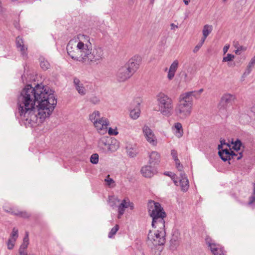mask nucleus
<instances>
[{
	"label": "nucleus",
	"mask_w": 255,
	"mask_h": 255,
	"mask_svg": "<svg viewBox=\"0 0 255 255\" xmlns=\"http://www.w3.org/2000/svg\"><path fill=\"white\" fill-rule=\"evenodd\" d=\"M28 234L26 232L25 235L23 239V243L20 246L19 251H24L27 248L29 244Z\"/></svg>",
	"instance_id": "obj_26"
},
{
	"label": "nucleus",
	"mask_w": 255,
	"mask_h": 255,
	"mask_svg": "<svg viewBox=\"0 0 255 255\" xmlns=\"http://www.w3.org/2000/svg\"><path fill=\"white\" fill-rule=\"evenodd\" d=\"M94 125L99 132L104 133L107 131L109 121L105 118H101L97 121H95Z\"/></svg>",
	"instance_id": "obj_12"
},
{
	"label": "nucleus",
	"mask_w": 255,
	"mask_h": 255,
	"mask_svg": "<svg viewBox=\"0 0 255 255\" xmlns=\"http://www.w3.org/2000/svg\"><path fill=\"white\" fill-rule=\"evenodd\" d=\"M19 255H28L26 253L24 252V251H19Z\"/></svg>",
	"instance_id": "obj_56"
},
{
	"label": "nucleus",
	"mask_w": 255,
	"mask_h": 255,
	"mask_svg": "<svg viewBox=\"0 0 255 255\" xmlns=\"http://www.w3.org/2000/svg\"><path fill=\"white\" fill-rule=\"evenodd\" d=\"M179 103L175 108L176 116L181 119H185L189 116L192 109V101L189 100V96L181 95L179 97Z\"/></svg>",
	"instance_id": "obj_6"
},
{
	"label": "nucleus",
	"mask_w": 255,
	"mask_h": 255,
	"mask_svg": "<svg viewBox=\"0 0 255 255\" xmlns=\"http://www.w3.org/2000/svg\"><path fill=\"white\" fill-rule=\"evenodd\" d=\"M15 241H14L13 240H12L11 239H9L7 243V248L9 250H11L13 249L14 245V242Z\"/></svg>",
	"instance_id": "obj_42"
},
{
	"label": "nucleus",
	"mask_w": 255,
	"mask_h": 255,
	"mask_svg": "<svg viewBox=\"0 0 255 255\" xmlns=\"http://www.w3.org/2000/svg\"><path fill=\"white\" fill-rule=\"evenodd\" d=\"M14 210H12L11 209H9V210H5L6 212L10 213L11 214V212L13 211Z\"/></svg>",
	"instance_id": "obj_60"
},
{
	"label": "nucleus",
	"mask_w": 255,
	"mask_h": 255,
	"mask_svg": "<svg viewBox=\"0 0 255 255\" xmlns=\"http://www.w3.org/2000/svg\"><path fill=\"white\" fill-rule=\"evenodd\" d=\"M85 51L84 57L82 62L86 64H98L104 58V51L103 48L99 46H95L92 48V44Z\"/></svg>",
	"instance_id": "obj_4"
},
{
	"label": "nucleus",
	"mask_w": 255,
	"mask_h": 255,
	"mask_svg": "<svg viewBox=\"0 0 255 255\" xmlns=\"http://www.w3.org/2000/svg\"><path fill=\"white\" fill-rule=\"evenodd\" d=\"M101 118L100 113L98 111H94L92 114L89 116L90 120L94 123L95 121H97Z\"/></svg>",
	"instance_id": "obj_29"
},
{
	"label": "nucleus",
	"mask_w": 255,
	"mask_h": 255,
	"mask_svg": "<svg viewBox=\"0 0 255 255\" xmlns=\"http://www.w3.org/2000/svg\"><path fill=\"white\" fill-rule=\"evenodd\" d=\"M141 62V58L138 56H134L130 59L125 65L127 69L133 75L139 68Z\"/></svg>",
	"instance_id": "obj_10"
},
{
	"label": "nucleus",
	"mask_w": 255,
	"mask_h": 255,
	"mask_svg": "<svg viewBox=\"0 0 255 255\" xmlns=\"http://www.w3.org/2000/svg\"><path fill=\"white\" fill-rule=\"evenodd\" d=\"M128 155L130 157H134L138 153V150L135 144L128 143L126 147Z\"/></svg>",
	"instance_id": "obj_19"
},
{
	"label": "nucleus",
	"mask_w": 255,
	"mask_h": 255,
	"mask_svg": "<svg viewBox=\"0 0 255 255\" xmlns=\"http://www.w3.org/2000/svg\"><path fill=\"white\" fill-rule=\"evenodd\" d=\"M54 92L39 85H26L17 98L16 115L26 127L35 126L49 117L56 104Z\"/></svg>",
	"instance_id": "obj_1"
},
{
	"label": "nucleus",
	"mask_w": 255,
	"mask_h": 255,
	"mask_svg": "<svg viewBox=\"0 0 255 255\" xmlns=\"http://www.w3.org/2000/svg\"><path fill=\"white\" fill-rule=\"evenodd\" d=\"M164 175H166L167 176H168L170 177H171V176L173 175V173L171 172H164Z\"/></svg>",
	"instance_id": "obj_54"
},
{
	"label": "nucleus",
	"mask_w": 255,
	"mask_h": 255,
	"mask_svg": "<svg viewBox=\"0 0 255 255\" xmlns=\"http://www.w3.org/2000/svg\"><path fill=\"white\" fill-rule=\"evenodd\" d=\"M206 244L207 245L208 247L209 248L212 247V246H215V241L213 240L212 238H211L209 236H207L205 239Z\"/></svg>",
	"instance_id": "obj_34"
},
{
	"label": "nucleus",
	"mask_w": 255,
	"mask_h": 255,
	"mask_svg": "<svg viewBox=\"0 0 255 255\" xmlns=\"http://www.w3.org/2000/svg\"><path fill=\"white\" fill-rule=\"evenodd\" d=\"M105 181L107 183V184L110 186L112 184L115 183L114 180L110 177V175H108L106 178L105 179Z\"/></svg>",
	"instance_id": "obj_43"
},
{
	"label": "nucleus",
	"mask_w": 255,
	"mask_h": 255,
	"mask_svg": "<svg viewBox=\"0 0 255 255\" xmlns=\"http://www.w3.org/2000/svg\"><path fill=\"white\" fill-rule=\"evenodd\" d=\"M73 83L76 90L81 95L86 94V90L83 86V84L80 82L79 79L74 78Z\"/></svg>",
	"instance_id": "obj_20"
},
{
	"label": "nucleus",
	"mask_w": 255,
	"mask_h": 255,
	"mask_svg": "<svg viewBox=\"0 0 255 255\" xmlns=\"http://www.w3.org/2000/svg\"><path fill=\"white\" fill-rule=\"evenodd\" d=\"M202 47L201 45H200L199 43L194 47L193 52L195 53L197 52L200 48Z\"/></svg>",
	"instance_id": "obj_49"
},
{
	"label": "nucleus",
	"mask_w": 255,
	"mask_h": 255,
	"mask_svg": "<svg viewBox=\"0 0 255 255\" xmlns=\"http://www.w3.org/2000/svg\"><path fill=\"white\" fill-rule=\"evenodd\" d=\"M127 208L129 207L131 210L134 208V204L132 202H130L128 199H126Z\"/></svg>",
	"instance_id": "obj_46"
},
{
	"label": "nucleus",
	"mask_w": 255,
	"mask_h": 255,
	"mask_svg": "<svg viewBox=\"0 0 255 255\" xmlns=\"http://www.w3.org/2000/svg\"><path fill=\"white\" fill-rule=\"evenodd\" d=\"M171 154L175 161L179 160V159L177 156V152L175 150L172 149L171 151Z\"/></svg>",
	"instance_id": "obj_45"
},
{
	"label": "nucleus",
	"mask_w": 255,
	"mask_h": 255,
	"mask_svg": "<svg viewBox=\"0 0 255 255\" xmlns=\"http://www.w3.org/2000/svg\"><path fill=\"white\" fill-rule=\"evenodd\" d=\"M170 26H171V29H174L175 28H178V26L175 25L174 23H171L170 24Z\"/></svg>",
	"instance_id": "obj_55"
},
{
	"label": "nucleus",
	"mask_w": 255,
	"mask_h": 255,
	"mask_svg": "<svg viewBox=\"0 0 255 255\" xmlns=\"http://www.w3.org/2000/svg\"><path fill=\"white\" fill-rule=\"evenodd\" d=\"M234 145L233 146V148L236 150L237 151H238L240 150L241 146H242V142L241 140L239 139H237L235 141L234 143H233Z\"/></svg>",
	"instance_id": "obj_35"
},
{
	"label": "nucleus",
	"mask_w": 255,
	"mask_h": 255,
	"mask_svg": "<svg viewBox=\"0 0 255 255\" xmlns=\"http://www.w3.org/2000/svg\"><path fill=\"white\" fill-rule=\"evenodd\" d=\"M179 176L178 185H180L182 191L186 192L188 190L189 187L188 179L184 172L180 173Z\"/></svg>",
	"instance_id": "obj_15"
},
{
	"label": "nucleus",
	"mask_w": 255,
	"mask_h": 255,
	"mask_svg": "<svg viewBox=\"0 0 255 255\" xmlns=\"http://www.w3.org/2000/svg\"><path fill=\"white\" fill-rule=\"evenodd\" d=\"M18 236V230L16 228H13L9 239L16 241Z\"/></svg>",
	"instance_id": "obj_38"
},
{
	"label": "nucleus",
	"mask_w": 255,
	"mask_h": 255,
	"mask_svg": "<svg viewBox=\"0 0 255 255\" xmlns=\"http://www.w3.org/2000/svg\"><path fill=\"white\" fill-rule=\"evenodd\" d=\"M142 130L147 141L153 145H156L157 140L152 130L148 127L144 126Z\"/></svg>",
	"instance_id": "obj_13"
},
{
	"label": "nucleus",
	"mask_w": 255,
	"mask_h": 255,
	"mask_svg": "<svg viewBox=\"0 0 255 255\" xmlns=\"http://www.w3.org/2000/svg\"><path fill=\"white\" fill-rule=\"evenodd\" d=\"M40 66L43 70H46L50 67L49 63L44 58L40 57L39 58Z\"/></svg>",
	"instance_id": "obj_28"
},
{
	"label": "nucleus",
	"mask_w": 255,
	"mask_h": 255,
	"mask_svg": "<svg viewBox=\"0 0 255 255\" xmlns=\"http://www.w3.org/2000/svg\"><path fill=\"white\" fill-rule=\"evenodd\" d=\"M127 208L126 204V199H124L122 203L118 206V218H120L121 216H122L125 212V209Z\"/></svg>",
	"instance_id": "obj_25"
},
{
	"label": "nucleus",
	"mask_w": 255,
	"mask_h": 255,
	"mask_svg": "<svg viewBox=\"0 0 255 255\" xmlns=\"http://www.w3.org/2000/svg\"><path fill=\"white\" fill-rule=\"evenodd\" d=\"M15 42L16 47L18 49H19V50L20 51L22 56L24 58H27V47L24 44L23 40L19 36H18L16 38Z\"/></svg>",
	"instance_id": "obj_14"
},
{
	"label": "nucleus",
	"mask_w": 255,
	"mask_h": 255,
	"mask_svg": "<svg viewBox=\"0 0 255 255\" xmlns=\"http://www.w3.org/2000/svg\"><path fill=\"white\" fill-rule=\"evenodd\" d=\"M236 97L234 95L227 93L222 97L221 101L219 105L220 110H224L231 107L235 102Z\"/></svg>",
	"instance_id": "obj_9"
},
{
	"label": "nucleus",
	"mask_w": 255,
	"mask_h": 255,
	"mask_svg": "<svg viewBox=\"0 0 255 255\" xmlns=\"http://www.w3.org/2000/svg\"><path fill=\"white\" fill-rule=\"evenodd\" d=\"M111 138L109 137H102L98 141V146L99 148L103 152H108V148L110 144Z\"/></svg>",
	"instance_id": "obj_16"
},
{
	"label": "nucleus",
	"mask_w": 255,
	"mask_h": 255,
	"mask_svg": "<svg viewBox=\"0 0 255 255\" xmlns=\"http://www.w3.org/2000/svg\"><path fill=\"white\" fill-rule=\"evenodd\" d=\"M148 213L152 219V227L155 229L165 230V221L166 214L158 202L150 200L148 203Z\"/></svg>",
	"instance_id": "obj_3"
},
{
	"label": "nucleus",
	"mask_w": 255,
	"mask_h": 255,
	"mask_svg": "<svg viewBox=\"0 0 255 255\" xmlns=\"http://www.w3.org/2000/svg\"><path fill=\"white\" fill-rule=\"evenodd\" d=\"M132 76V74L125 65L120 68L117 73V80L119 82L126 81Z\"/></svg>",
	"instance_id": "obj_11"
},
{
	"label": "nucleus",
	"mask_w": 255,
	"mask_h": 255,
	"mask_svg": "<svg viewBox=\"0 0 255 255\" xmlns=\"http://www.w3.org/2000/svg\"><path fill=\"white\" fill-rule=\"evenodd\" d=\"M255 202V184H254V191L253 195L250 197L249 204L251 205Z\"/></svg>",
	"instance_id": "obj_41"
},
{
	"label": "nucleus",
	"mask_w": 255,
	"mask_h": 255,
	"mask_svg": "<svg viewBox=\"0 0 255 255\" xmlns=\"http://www.w3.org/2000/svg\"><path fill=\"white\" fill-rule=\"evenodd\" d=\"M171 178L175 185L176 186H178V181H177V177L176 175L174 173L173 175L171 176Z\"/></svg>",
	"instance_id": "obj_47"
},
{
	"label": "nucleus",
	"mask_w": 255,
	"mask_h": 255,
	"mask_svg": "<svg viewBox=\"0 0 255 255\" xmlns=\"http://www.w3.org/2000/svg\"><path fill=\"white\" fill-rule=\"evenodd\" d=\"M23 77H24V76H23V75H22V76H21V78H22V80L23 81Z\"/></svg>",
	"instance_id": "obj_63"
},
{
	"label": "nucleus",
	"mask_w": 255,
	"mask_h": 255,
	"mask_svg": "<svg viewBox=\"0 0 255 255\" xmlns=\"http://www.w3.org/2000/svg\"><path fill=\"white\" fill-rule=\"evenodd\" d=\"M239 52V49L236 50V53L237 54Z\"/></svg>",
	"instance_id": "obj_62"
},
{
	"label": "nucleus",
	"mask_w": 255,
	"mask_h": 255,
	"mask_svg": "<svg viewBox=\"0 0 255 255\" xmlns=\"http://www.w3.org/2000/svg\"><path fill=\"white\" fill-rule=\"evenodd\" d=\"M175 164H176V167L178 169V170L180 172V173L184 172L182 171L183 166L182 164H181L179 160H177L176 161H175Z\"/></svg>",
	"instance_id": "obj_44"
},
{
	"label": "nucleus",
	"mask_w": 255,
	"mask_h": 255,
	"mask_svg": "<svg viewBox=\"0 0 255 255\" xmlns=\"http://www.w3.org/2000/svg\"><path fill=\"white\" fill-rule=\"evenodd\" d=\"M218 154L220 158L224 161H230L232 159H237V160L241 159L243 157V153L242 152H239V154H236L234 151H232L231 148L224 149L220 150Z\"/></svg>",
	"instance_id": "obj_8"
},
{
	"label": "nucleus",
	"mask_w": 255,
	"mask_h": 255,
	"mask_svg": "<svg viewBox=\"0 0 255 255\" xmlns=\"http://www.w3.org/2000/svg\"><path fill=\"white\" fill-rule=\"evenodd\" d=\"M203 91V89H200L199 91H197V94H198V96H200L201 93Z\"/></svg>",
	"instance_id": "obj_57"
},
{
	"label": "nucleus",
	"mask_w": 255,
	"mask_h": 255,
	"mask_svg": "<svg viewBox=\"0 0 255 255\" xmlns=\"http://www.w3.org/2000/svg\"><path fill=\"white\" fill-rule=\"evenodd\" d=\"M158 111L164 116L169 117L173 113L174 103L173 100L165 93L160 92L156 96Z\"/></svg>",
	"instance_id": "obj_5"
},
{
	"label": "nucleus",
	"mask_w": 255,
	"mask_h": 255,
	"mask_svg": "<svg viewBox=\"0 0 255 255\" xmlns=\"http://www.w3.org/2000/svg\"><path fill=\"white\" fill-rule=\"evenodd\" d=\"M222 147H223V145H222L221 144L218 145V148L219 150V151L222 150V149H221L222 148Z\"/></svg>",
	"instance_id": "obj_59"
},
{
	"label": "nucleus",
	"mask_w": 255,
	"mask_h": 255,
	"mask_svg": "<svg viewBox=\"0 0 255 255\" xmlns=\"http://www.w3.org/2000/svg\"><path fill=\"white\" fill-rule=\"evenodd\" d=\"M179 62L177 60H174L170 66L169 70L168 73V78L171 80L173 78L175 73L178 68Z\"/></svg>",
	"instance_id": "obj_21"
},
{
	"label": "nucleus",
	"mask_w": 255,
	"mask_h": 255,
	"mask_svg": "<svg viewBox=\"0 0 255 255\" xmlns=\"http://www.w3.org/2000/svg\"><path fill=\"white\" fill-rule=\"evenodd\" d=\"M220 143H221V144L222 145H227L228 146L230 147V145H229V144L227 143L226 142V141H225V140L224 139H221V140H220Z\"/></svg>",
	"instance_id": "obj_51"
},
{
	"label": "nucleus",
	"mask_w": 255,
	"mask_h": 255,
	"mask_svg": "<svg viewBox=\"0 0 255 255\" xmlns=\"http://www.w3.org/2000/svg\"><path fill=\"white\" fill-rule=\"evenodd\" d=\"M119 227L118 225H116L114 226L109 232L108 235V237L109 238H112L117 233V231L119 230Z\"/></svg>",
	"instance_id": "obj_36"
},
{
	"label": "nucleus",
	"mask_w": 255,
	"mask_h": 255,
	"mask_svg": "<svg viewBox=\"0 0 255 255\" xmlns=\"http://www.w3.org/2000/svg\"><path fill=\"white\" fill-rule=\"evenodd\" d=\"M78 40L71 39L67 45V52L71 58L75 60L81 62L86 48L90 46V38L84 34L78 35Z\"/></svg>",
	"instance_id": "obj_2"
},
{
	"label": "nucleus",
	"mask_w": 255,
	"mask_h": 255,
	"mask_svg": "<svg viewBox=\"0 0 255 255\" xmlns=\"http://www.w3.org/2000/svg\"><path fill=\"white\" fill-rule=\"evenodd\" d=\"M184 3L186 5H188L190 1V0H183Z\"/></svg>",
	"instance_id": "obj_58"
},
{
	"label": "nucleus",
	"mask_w": 255,
	"mask_h": 255,
	"mask_svg": "<svg viewBox=\"0 0 255 255\" xmlns=\"http://www.w3.org/2000/svg\"><path fill=\"white\" fill-rule=\"evenodd\" d=\"M148 163L150 165H155L160 161V155L157 151H152L149 155Z\"/></svg>",
	"instance_id": "obj_17"
},
{
	"label": "nucleus",
	"mask_w": 255,
	"mask_h": 255,
	"mask_svg": "<svg viewBox=\"0 0 255 255\" xmlns=\"http://www.w3.org/2000/svg\"><path fill=\"white\" fill-rule=\"evenodd\" d=\"M154 169L152 165H146L142 167L141 173L143 176L147 178L152 177L154 174Z\"/></svg>",
	"instance_id": "obj_18"
},
{
	"label": "nucleus",
	"mask_w": 255,
	"mask_h": 255,
	"mask_svg": "<svg viewBox=\"0 0 255 255\" xmlns=\"http://www.w3.org/2000/svg\"><path fill=\"white\" fill-rule=\"evenodd\" d=\"M119 147V143L116 139H111L108 146V152H113L116 151Z\"/></svg>",
	"instance_id": "obj_23"
},
{
	"label": "nucleus",
	"mask_w": 255,
	"mask_h": 255,
	"mask_svg": "<svg viewBox=\"0 0 255 255\" xmlns=\"http://www.w3.org/2000/svg\"><path fill=\"white\" fill-rule=\"evenodd\" d=\"M108 133L110 135H115L118 133V132L113 129L112 128H110L108 130Z\"/></svg>",
	"instance_id": "obj_48"
},
{
	"label": "nucleus",
	"mask_w": 255,
	"mask_h": 255,
	"mask_svg": "<svg viewBox=\"0 0 255 255\" xmlns=\"http://www.w3.org/2000/svg\"><path fill=\"white\" fill-rule=\"evenodd\" d=\"M251 111L255 115V103L253 104L251 108Z\"/></svg>",
	"instance_id": "obj_52"
},
{
	"label": "nucleus",
	"mask_w": 255,
	"mask_h": 255,
	"mask_svg": "<svg viewBox=\"0 0 255 255\" xmlns=\"http://www.w3.org/2000/svg\"><path fill=\"white\" fill-rule=\"evenodd\" d=\"M252 63H255V56L251 59Z\"/></svg>",
	"instance_id": "obj_61"
},
{
	"label": "nucleus",
	"mask_w": 255,
	"mask_h": 255,
	"mask_svg": "<svg viewBox=\"0 0 255 255\" xmlns=\"http://www.w3.org/2000/svg\"><path fill=\"white\" fill-rule=\"evenodd\" d=\"M212 26L206 24L204 26L203 29V36L206 37L209 35V34L212 31Z\"/></svg>",
	"instance_id": "obj_30"
},
{
	"label": "nucleus",
	"mask_w": 255,
	"mask_h": 255,
	"mask_svg": "<svg viewBox=\"0 0 255 255\" xmlns=\"http://www.w3.org/2000/svg\"><path fill=\"white\" fill-rule=\"evenodd\" d=\"M255 64V63H252V60H251L243 74L244 76L246 77L251 73V72L252 71V69L254 67Z\"/></svg>",
	"instance_id": "obj_32"
},
{
	"label": "nucleus",
	"mask_w": 255,
	"mask_h": 255,
	"mask_svg": "<svg viewBox=\"0 0 255 255\" xmlns=\"http://www.w3.org/2000/svg\"><path fill=\"white\" fill-rule=\"evenodd\" d=\"M90 161L93 164H97L99 161V155L97 153L93 154L91 156Z\"/></svg>",
	"instance_id": "obj_37"
},
{
	"label": "nucleus",
	"mask_w": 255,
	"mask_h": 255,
	"mask_svg": "<svg viewBox=\"0 0 255 255\" xmlns=\"http://www.w3.org/2000/svg\"><path fill=\"white\" fill-rule=\"evenodd\" d=\"M227 0H223L224 2H225Z\"/></svg>",
	"instance_id": "obj_64"
},
{
	"label": "nucleus",
	"mask_w": 255,
	"mask_h": 255,
	"mask_svg": "<svg viewBox=\"0 0 255 255\" xmlns=\"http://www.w3.org/2000/svg\"><path fill=\"white\" fill-rule=\"evenodd\" d=\"M229 45H225L224 48H223V52H224V54H226L227 51H228L229 50Z\"/></svg>",
	"instance_id": "obj_50"
},
{
	"label": "nucleus",
	"mask_w": 255,
	"mask_h": 255,
	"mask_svg": "<svg viewBox=\"0 0 255 255\" xmlns=\"http://www.w3.org/2000/svg\"><path fill=\"white\" fill-rule=\"evenodd\" d=\"M209 249L214 255H225L223 248L219 244H216L215 246H212Z\"/></svg>",
	"instance_id": "obj_22"
},
{
	"label": "nucleus",
	"mask_w": 255,
	"mask_h": 255,
	"mask_svg": "<svg viewBox=\"0 0 255 255\" xmlns=\"http://www.w3.org/2000/svg\"><path fill=\"white\" fill-rule=\"evenodd\" d=\"M89 101L94 105H97L100 103V100L98 97L93 96L90 98Z\"/></svg>",
	"instance_id": "obj_40"
},
{
	"label": "nucleus",
	"mask_w": 255,
	"mask_h": 255,
	"mask_svg": "<svg viewBox=\"0 0 255 255\" xmlns=\"http://www.w3.org/2000/svg\"><path fill=\"white\" fill-rule=\"evenodd\" d=\"M189 96V100H191L193 102V97H195L196 99H198L200 96H198V94H197V91H191L185 93L183 94L182 95H187Z\"/></svg>",
	"instance_id": "obj_33"
},
{
	"label": "nucleus",
	"mask_w": 255,
	"mask_h": 255,
	"mask_svg": "<svg viewBox=\"0 0 255 255\" xmlns=\"http://www.w3.org/2000/svg\"><path fill=\"white\" fill-rule=\"evenodd\" d=\"M165 230L156 229L154 231H149L148 234V240L150 241L155 246H161L165 243Z\"/></svg>",
	"instance_id": "obj_7"
},
{
	"label": "nucleus",
	"mask_w": 255,
	"mask_h": 255,
	"mask_svg": "<svg viewBox=\"0 0 255 255\" xmlns=\"http://www.w3.org/2000/svg\"><path fill=\"white\" fill-rule=\"evenodd\" d=\"M140 110L139 108L134 109L130 112V117L133 120L137 119L140 115Z\"/></svg>",
	"instance_id": "obj_31"
},
{
	"label": "nucleus",
	"mask_w": 255,
	"mask_h": 255,
	"mask_svg": "<svg viewBox=\"0 0 255 255\" xmlns=\"http://www.w3.org/2000/svg\"><path fill=\"white\" fill-rule=\"evenodd\" d=\"M206 39V37H205L203 36L202 38V39L200 40V41L198 43L202 46V45H203V43H204Z\"/></svg>",
	"instance_id": "obj_53"
},
{
	"label": "nucleus",
	"mask_w": 255,
	"mask_h": 255,
	"mask_svg": "<svg viewBox=\"0 0 255 255\" xmlns=\"http://www.w3.org/2000/svg\"><path fill=\"white\" fill-rule=\"evenodd\" d=\"M235 56L231 54H228L226 57H223L222 61L223 62H230L233 60Z\"/></svg>",
	"instance_id": "obj_39"
},
{
	"label": "nucleus",
	"mask_w": 255,
	"mask_h": 255,
	"mask_svg": "<svg viewBox=\"0 0 255 255\" xmlns=\"http://www.w3.org/2000/svg\"><path fill=\"white\" fill-rule=\"evenodd\" d=\"M11 214L25 219L29 218L31 216L30 213L25 211H18L17 210L12 211Z\"/></svg>",
	"instance_id": "obj_24"
},
{
	"label": "nucleus",
	"mask_w": 255,
	"mask_h": 255,
	"mask_svg": "<svg viewBox=\"0 0 255 255\" xmlns=\"http://www.w3.org/2000/svg\"><path fill=\"white\" fill-rule=\"evenodd\" d=\"M174 127H175V129H176V135L178 137H181L183 133V131L182 129V126L181 124L180 123H175V124L174 125Z\"/></svg>",
	"instance_id": "obj_27"
}]
</instances>
